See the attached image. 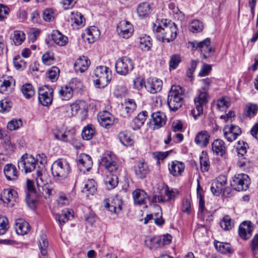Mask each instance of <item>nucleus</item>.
Returning <instances> with one entry per match:
<instances>
[{
    "mask_svg": "<svg viewBox=\"0 0 258 258\" xmlns=\"http://www.w3.org/2000/svg\"><path fill=\"white\" fill-rule=\"evenodd\" d=\"M101 164L108 172L104 179L106 188L108 190L114 188L117 185L118 178L116 173L118 166L114 154L109 153L105 154L101 159Z\"/></svg>",
    "mask_w": 258,
    "mask_h": 258,
    "instance_id": "nucleus-1",
    "label": "nucleus"
},
{
    "mask_svg": "<svg viewBox=\"0 0 258 258\" xmlns=\"http://www.w3.org/2000/svg\"><path fill=\"white\" fill-rule=\"evenodd\" d=\"M177 27L176 25L171 21L165 20L159 25L154 24L153 31L159 41L162 42L169 43L173 41L177 36Z\"/></svg>",
    "mask_w": 258,
    "mask_h": 258,
    "instance_id": "nucleus-2",
    "label": "nucleus"
},
{
    "mask_svg": "<svg viewBox=\"0 0 258 258\" xmlns=\"http://www.w3.org/2000/svg\"><path fill=\"white\" fill-rule=\"evenodd\" d=\"M92 78L96 88H104L111 80V72L106 66H98L94 70Z\"/></svg>",
    "mask_w": 258,
    "mask_h": 258,
    "instance_id": "nucleus-3",
    "label": "nucleus"
},
{
    "mask_svg": "<svg viewBox=\"0 0 258 258\" xmlns=\"http://www.w3.org/2000/svg\"><path fill=\"white\" fill-rule=\"evenodd\" d=\"M208 88H201L194 98L195 108L191 109V114L195 119L203 113V107L208 102Z\"/></svg>",
    "mask_w": 258,
    "mask_h": 258,
    "instance_id": "nucleus-4",
    "label": "nucleus"
},
{
    "mask_svg": "<svg viewBox=\"0 0 258 258\" xmlns=\"http://www.w3.org/2000/svg\"><path fill=\"white\" fill-rule=\"evenodd\" d=\"M36 181L38 186V191L35 197L37 198L43 197L45 199L49 198L55 193L54 185L52 183H45L43 178V175L40 170L36 172Z\"/></svg>",
    "mask_w": 258,
    "mask_h": 258,
    "instance_id": "nucleus-5",
    "label": "nucleus"
},
{
    "mask_svg": "<svg viewBox=\"0 0 258 258\" xmlns=\"http://www.w3.org/2000/svg\"><path fill=\"white\" fill-rule=\"evenodd\" d=\"M51 172L57 180H62L69 174L71 168L69 162L64 159H58L51 166Z\"/></svg>",
    "mask_w": 258,
    "mask_h": 258,
    "instance_id": "nucleus-6",
    "label": "nucleus"
},
{
    "mask_svg": "<svg viewBox=\"0 0 258 258\" xmlns=\"http://www.w3.org/2000/svg\"><path fill=\"white\" fill-rule=\"evenodd\" d=\"M189 43L192 50L200 49L201 56L202 59H207L211 57L215 52V49L210 45L211 39L209 38H207L202 41H194Z\"/></svg>",
    "mask_w": 258,
    "mask_h": 258,
    "instance_id": "nucleus-7",
    "label": "nucleus"
},
{
    "mask_svg": "<svg viewBox=\"0 0 258 258\" xmlns=\"http://www.w3.org/2000/svg\"><path fill=\"white\" fill-rule=\"evenodd\" d=\"M250 184V179L246 174L240 173L235 175L231 181L232 188L238 191L246 190Z\"/></svg>",
    "mask_w": 258,
    "mask_h": 258,
    "instance_id": "nucleus-8",
    "label": "nucleus"
},
{
    "mask_svg": "<svg viewBox=\"0 0 258 258\" xmlns=\"http://www.w3.org/2000/svg\"><path fill=\"white\" fill-rule=\"evenodd\" d=\"M115 67L117 74L125 76L133 71L134 64L130 58L123 56L117 59Z\"/></svg>",
    "mask_w": 258,
    "mask_h": 258,
    "instance_id": "nucleus-9",
    "label": "nucleus"
},
{
    "mask_svg": "<svg viewBox=\"0 0 258 258\" xmlns=\"http://www.w3.org/2000/svg\"><path fill=\"white\" fill-rule=\"evenodd\" d=\"M54 91L48 85H44L38 90V101L43 106H48L52 104Z\"/></svg>",
    "mask_w": 258,
    "mask_h": 258,
    "instance_id": "nucleus-10",
    "label": "nucleus"
},
{
    "mask_svg": "<svg viewBox=\"0 0 258 258\" xmlns=\"http://www.w3.org/2000/svg\"><path fill=\"white\" fill-rule=\"evenodd\" d=\"M36 161L32 156L28 154H25L21 157L18 161V167L25 173H29L33 171L36 167Z\"/></svg>",
    "mask_w": 258,
    "mask_h": 258,
    "instance_id": "nucleus-11",
    "label": "nucleus"
},
{
    "mask_svg": "<svg viewBox=\"0 0 258 258\" xmlns=\"http://www.w3.org/2000/svg\"><path fill=\"white\" fill-rule=\"evenodd\" d=\"M227 176L224 175H219L215 180H214L211 184V190L212 193L216 196H218L222 192L225 194L227 189L225 188L227 184Z\"/></svg>",
    "mask_w": 258,
    "mask_h": 258,
    "instance_id": "nucleus-12",
    "label": "nucleus"
},
{
    "mask_svg": "<svg viewBox=\"0 0 258 258\" xmlns=\"http://www.w3.org/2000/svg\"><path fill=\"white\" fill-rule=\"evenodd\" d=\"M197 197L199 199V216L201 217V218L205 220L206 216L208 217L212 216V214L211 212L208 211L206 209L205 207V200L204 196L203 193V189L201 186L200 183L198 182L197 188Z\"/></svg>",
    "mask_w": 258,
    "mask_h": 258,
    "instance_id": "nucleus-13",
    "label": "nucleus"
},
{
    "mask_svg": "<svg viewBox=\"0 0 258 258\" xmlns=\"http://www.w3.org/2000/svg\"><path fill=\"white\" fill-rule=\"evenodd\" d=\"M223 131L225 139L229 142L235 140L241 134V128L234 124L225 125Z\"/></svg>",
    "mask_w": 258,
    "mask_h": 258,
    "instance_id": "nucleus-14",
    "label": "nucleus"
},
{
    "mask_svg": "<svg viewBox=\"0 0 258 258\" xmlns=\"http://www.w3.org/2000/svg\"><path fill=\"white\" fill-rule=\"evenodd\" d=\"M117 30L120 36L127 39L132 35L134 28L130 22L123 20L118 24Z\"/></svg>",
    "mask_w": 258,
    "mask_h": 258,
    "instance_id": "nucleus-15",
    "label": "nucleus"
},
{
    "mask_svg": "<svg viewBox=\"0 0 258 258\" xmlns=\"http://www.w3.org/2000/svg\"><path fill=\"white\" fill-rule=\"evenodd\" d=\"M253 230L252 223L250 221H243L238 228L239 236L244 240L248 239L252 235Z\"/></svg>",
    "mask_w": 258,
    "mask_h": 258,
    "instance_id": "nucleus-16",
    "label": "nucleus"
},
{
    "mask_svg": "<svg viewBox=\"0 0 258 258\" xmlns=\"http://www.w3.org/2000/svg\"><path fill=\"white\" fill-rule=\"evenodd\" d=\"M152 125L154 130H158L164 126L166 122V116L160 111L154 112L151 114Z\"/></svg>",
    "mask_w": 258,
    "mask_h": 258,
    "instance_id": "nucleus-17",
    "label": "nucleus"
},
{
    "mask_svg": "<svg viewBox=\"0 0 258 258\" xmlns=\"http://www.w3.org/2000/svg\"><path fill=\"white\" fill-rule=\"evenodd\" d=\"M98 120L101 126L108 128L113 124L114 117L109 112L103 111L98 113Z\"/></svg>",
    "mask_w": 258,
    "mask_h": 258,
    "instance_id": "nucleus-18",
    "label": "nucleus"
},
{
    "mask_svg": "<svg viewBox=\"0 0 258 258\" xmlns=\"http://www.w3.org/2000/svg\"><path fill=\"white\" fill-rule=\"evenodd\" d=\"M93 165L91 157L87 154L81 155L78 161V167L79 170L85 173L89 171Z\"/></svg>",
    "mask_w": 258,
    "mask_h": 258,
    "instance_id": "nucleus-19",
    "label": "nucleus"
},
{
    "mask_svg": "<svg viewBox=\"0 0 258 258\" xmlns=\"http://www.w3.org/2000/svg\"><path fill=\"white\" fill-rule=\"evenodd\" d=\"M165 197L162 195H154L152 198V201L155 203H164L173 199L178 194V192L173 189L170 190L168 186L164 189Z\"/></svg>",
    "mask_w": 258,
    "mask_h": 258,
    "instance_id": "nucleus-20",
    "label": "nucleus"
},
{
    "mask_svg": "<svg viewBox=\"0 0 258 258\" xmlns=\"http://www.w3.org/2000/svg\"><path fill=\"white\" fill-rule=\"evenodd\" d=\"M134 169L136 175L140 179L145 178L149 172V169L147 163L143 161L136 162Z\"/></svg>",
    "mask_w": 258,
    "mask_h": 258,
    "instance_id": "nucleus-21",
    "label": "nucleus"
},
{
    "mask_svg": "<svg viewBox=\"0 0 258 258\" xmlns=\"http://www.w3.org/2000/svg\"><path fill=\"white\" fill-rule=\"evenodd\" d=\"M104 207L111 213L117 214L122 210V200L118 197L113 198L110 203L107 200L104 201Z\"/></svg>",
    "mask_w": 258,
    "mask_h": 258,
    "instance_id": "nucleus-22",
    "label": "nucleus"
},
{
    "mask_svg": "<svg viewBox=\"0 0 258 258\" xmlns=\"http://www.w3.org/2000/svg\"><path fill=\"white\" fill-rule=\"evenodd\" d=\"M162 81L160 79L156 78H149L145 87L148 92L155 94L162 89Z\"/></svg>",
    "mask_w": 258,
    "mask_h": 258,
    "instance_id": "nucleus-23",
    "label": "nucleus"
},
{
    "mask_svg": "<svg viewBox=\"0 0 258 258\" xmlns=\"http://www.w3.org/2000/svg\"><path fill=\"white\" fill-rule=\"evenodd\" d=\"M18 197V194L16 190L12 189H5L1 194V200L4 203L14 205V202L16 201Z\"/></svg>",
    "mask_w": 258,
    "mask_h": 258,
    "instance_id": "nucleus-24",
    "label": "nucleus"
},
{
    "mask_svg": "<svg viewBox=\"0 0 258 258\" xmlns=\"http://www.w3.org/2000/svg\"><path fill=\"white\" fill-rule=\"evenodd\" d=\"M90 64V61L87 56H82L78 58L74 66L77 73H83L86 71Z\"/></svg>",
    "mask_w": 258,
    "mask_h": 258,
    "instance_id": "nucleus-25",
    "label": "nucleus"
},
{
    "mask_svg": "<svg viewBox=\"0 0 258 258\" xmlns=\"http://www.w3.org/2000/svg\"><path fill=\"white\" fill-rule=\"evenodd\" d=\"M210 136L206 131L198 133L195 138V143L202 148L206 147L209 143Z\"/></svg>",
    "mask_w": 258,
    "mask_h": 258,
    "instance_id": "nucleus-26",
    "label": "nucleus"
},
{
    "mask_svg": "<svg viewBox=\"0 0 258 258\" xmlns=\"http://www.w3.org/2000/svg\"><path fill=\"white\" fill-rule=\"evenodd\" d=\"M4 173L8 180H16L18 177L16 167L12 163L7 164L5 166Z\"/></svg>",
    "mask_w": 258,
    "mask_h": 258,
    "instance_id": "nucleus-27",
    "label": "nucleus"
},
{
    "mask_svg": "<svg viewBox=\"0 0 258 258\" xmlns=\"http://www.w3.org/2000/svg\"><path fill=\"white\" fill-rule=\"evenodd\" d=\"M184 164L176 160L173 161L169 164V171L170 173L174 176H178L184 169Z\"/></svg>",
    "mask_w": 258,
    "mask_h": 258,
    "instance_id": "nucleus-28",
    "label": "nucleus"
},
{
    "mask_svg": "<svg viewBox=\"0 0 258 258\" xmlns=\"http://www.w3.org/2000/svg\"><path fill=\"white\" fill-rule=\"evenodd\" d=\"M148 113L146 111H143L138 114V116L135 117L131 123V127L133 130L136 131L140 129L141 127L144 124Z\"/></svg>",
    "mask_w": 258,
    "mask_h": 258,
    "instance_id": "nucleus-29",
    "label": "nucleus"
},
{
    "mask_svg": "<svg viewBox=\"0 0 258 258\" xmlns=\"http://www.w3.org/2000/svg\"><path fill=\"white\" fill-rule=\"evenodd\" d=\"M15 229L17 234L24 235L30 231V226L27 222L19 219L16 221Z\"/></svg>",
    "mask_w": 258,
    "mask_h": 258,
    "instance_id": "nucleus-30",
    "label": "nucleus"
},
{
    "mask_svg": "<svg viewBox=\"0 0 258 258\" xmlns=\"http://www.w3.org/2000/svg\"><path fill=\"white\" fill-rule=\"evenodd\" d=\"M212 149L213 152L217 155L223 156L226 153V147L223 140L217 139L212 143Z\"/></svg>",
    "mask_w": 258,
    "mask_h": 258,
    "instance_id": "nucleus-31",
    "label": "nucleus"
},
{
    "mask_svg": "<svg viewBox=\"0 0 258 258\" xmlns=\"http://www.w3.org/2000/svg\"><path fill=\"white\" fill-rule=\"evenodd\" d=\"M133 197L135 204L139 205H144L148 198L147 193L141 189H137L133 192Z\"/></svg>",
    "mask_w": 258,
    "mask_h": 258,
    "instance_id": "nucleus-32",
    "label": "nucleus"
},
{
    "mask_svg": "<svg viewBox=\"0 0 258 258\" xmlns=\"http://www.w3.org/2000/svg\"><path fill=\"white\" fill-rule=\"evenodd\" d=\"M184 96V91L181 87L173 85L168 92V97L183 100Z\"/></svg>",
    "mask_w": 258,
    "mask_h": 258,
    "instance_id": "nucleus-33",
    "label": "nucleus"
},
{
    "mask_svg": "<svg viewBox=\"0 0 258 258\" xmlns=\"http://www.w3.org/2000/svg\"><path fill=\"white\" fill-rule=\"evenodd\" d=\"M51 39L56 44L62 46L68 42V37L63 35L58 30H53L51 33Z\"/></svg>",
    "mask_w": 258,
    "mask_h": 258,
    "instance_id": "nucleus-34",
    "label": "nucleus"
},
{
    "mask_svg": "<svg viewBox=\"0 0 258 258\" xmlns=\"http://www.w3.org/2000/svg\"><path fill=\"white\" fill-rule=\"evenodd\" d=\"M258 111V106L256 104L247 103L243 108V115L246 117L252 118L255 116Z\"/></svg>",
    "mask_w": 258,
    "mask_h": 258,
    "instance_id": "nucleus-35",
    "label": "nucleus"
},
{
    "mask_svg": "<svg viewBox=\"0 0 258 258\" xmlns=\"http://www.w3.org/2000/svg\"><path fill=\"white\" fill-rule=\"evenodd\" d=\"M200 162L202 172H208L210 168V161L207 152L203 151L200 156Z\"/></svg>",
    "mask_w": 258,
    "mask_h": 258,
    "instance_id": "nucleus-36",
    "label": "nucleus"
},
{
    "mask_svg": "<svg viewBox=\"0 0 258 258\" xmlns=\"http://www.w3.org/2000/svg\"><path fill=\"white\" fill-rule=\"evenodd\" d=\"M38 241V246L41 255L43 256H47V249L48 247V241L46 235L44 233H42L40 235V238Z\"/></svg>",
    "mask_w": 258,
    "mask_h": 258,
    "instance_id": "nucleus-37",
    "label": "nucleus"
},
{
    "mask_svg": "<svg viewBox=\"0 0 258 258\" xmlns=\"http://www.w3.org/2000/svg\"><path fill=\"white\" fill-rule=\"evenodd\" d=\"M137 12L140 18H145L151 13L150 6L147 3H141L137 7Z\"/></svg>",
    "mask_w": 258,
    "mask_h": 258,
    "instance_id": "nucleus-38",
    "label": "nucleus"
},
{
    "mask_svg": "<svg viewBox=\"0 0 258 258\" xmlns=\"http://www.w3.org/2000/svg\"><path fill=\"white\" fill-rule=\"evenodd\" d=\"M73 216L71 210L70 209H66L62 211L60 214H56L55 216V220L58 221L60 227L68 221L69 217Z\"/></svg>",
    "mask_w": 258,
    "mask_h": 258,
    "instance_id": "nucleus-39",
    "label": "nucleus"
},
{
    "mask_svg": "<svg viewBox=\"0 0 258 258\" xmlns=\"http://www.w3.org/2000/svg\"><path fill=\"white\" fill-rule=\"evenodd\" d=\"M73 92L68 85L61 87L58 91L59 97L62 100H69L73 97Z\"/></svg>",
    "mask_w": 258,
    "mask_h": 258,
    "instance_id": "nucleus-40",
    "label": "nucleus"
},
{
    "mask_svg": "<svg viewBox=\"0 0 258 258\" xmlns=\"http://www.w3.org/2000/svg\"><path fill=\"white\" fill-rule=\"evenodd\" d=\"M87 39L89 43H93L99 37L100 32L97 28L93 26L86 30Z\"/></svg>",
    "mask_w": 258,
    "mask_h": 258,
    "instance_id": "nucleus-41",
    "label": "nucleus"
},
{
    "mask_svg": "<svg viewBox=\"0 0 258 258\" xmlns=\"http://www.w3.org/2000/svg\"><path fill=\"white\" fill-rule=\"evenodd\" d=\"M70 20L72 23H75L79 27H83L85 22L83 16L80 13L77 12H72L71 13Z\"/></svg>",
    "mask_w": 258,
    "mask_h": 258,
    "instance_id": "nucleus-42",
    "label": "nucleus"
},
{
    "mask_svg": "<svg viewBox=\"0 0 258 258\" xmlns=\"http://www.w3.org/2000/svg\"><path fill=\"white\" fill-rule=\"evenodd\" d=\"M214 246L215 248L222 253L227 254L233 252V250L231 248L230 244L228 243H223L217 241L214 242Z\"/></svg>",
    "mask_w": 258,
    "mask_h": 258,
    "instance_id": "nucleus-43",
    "label": "nucleus"
},
{
    "mask_svg": "<svg viewBox=\"0 0 258 258\" xmlns=\"http://www.w3.org/2000/svg\"><path fill=\"white\" fill-rule=\"evenodd\" d=\"M152 45V39L149 35L145 34L140 38V47L143 50H149Z\"/></svg>",
    "mask_w": 258,
    "mask_h": 258,
    "instance_id": "nucleus-44",
    "label": "nucleus"
},
{
    "mask_svg": "<svg viewBox=\"0 0 258 258\" xmlns=\"http://www.w3.org/2000/svg\"><path fill=\"white\" fill-rule=\"evenodd\" d=\"M183 100L180 99L167 98V104L171 111H176L182 106Z\"/></svg>",
    "mask_w": 258,
    "mask_h": 258,
    "instance_id": "nucleus-45",
    "label": "nucleus"
},
{
    "mask_svg": "<svg viewBox=\"0 0 258 258\" xmlns=\"http://www.w3.org/2000/svg\"><path fill=\"white\" fill-rule=\"evenodd\" d=\"M97 190L96 183L93 179H88L86 181L83 191L88 194L93 195Z\"/></svg>",
    "mask_w": 258,
    "mask_h": 258,
    "instance_id": "nucleus-46",
    "label": "nucleus"
},
{
    "mask_svg": "<svg viewBox=\"0 0 258 258\" xmlns=\"http://www.w3.org/2000/svg\"><path fill=\"white\" fill-rule=\"evenodd\" d=\"M12 81V77L9 78L7 80L4 79L3 81H0V93L8 94L11 92Z\"/></svg>",
    "mask_w": 258,
    "mask_h": 258,
    "instance_id": "nucleus-47",
    "label": "nucleus"
},
{
    "mask_svg": "<svg viewBox=\"0 0 258 258\" xmlns=\"http://www.w3.org/2000/svg\"><path fill=\"white\" fill-rule=\"evenodd\" d=\"M95 133L94 127L92 124H89L84 127L82 132V136L83 139L89 140L93 138Z\"/></svg>",
    "mask_w": 258,
    "mask_h": 258,
    "instance_id": "nucleus-48",
    "label": "nucleus"
},
{
    "mask_svg": "<svg viewBox=\"0 0 258 258\" xmlns=\"http://www.w3.org/2000/svg\"><path fill=\"white\" fill-rule=\"evenodd\" d=\"M118 138L121 143L125 146H131L134 143L130 133L127 132H120L118 134Z\"/></svg>",
    "mask_w": 258,
    "mask_h": 258,
    "instance_id": "nucleus-49",
    "label": "nucleus"
},
{
    "mask_svg": "<svg viewBox=\"0 0 258 258\" xmlns=\"http://www.w3.org/2000/svg\"><path fill=\"white\" fill-rule=\"evenodd\" d=\"M21 91L24 96L27 99L31 98L35 94L34 88L29 83L24 84L21 87Z\"/></svg>",
    "mask_w": 258,
    "mask_h": 258,
    "instance_id": "nucleus-50",
    "label": "nucleus"
},
{
    "mask_svg": "<svg viewBox=\"0 0 258 258\" xmlns=\"http://www.w3.org/2000/svg\"><path fill=\"white\" fill-rule=\"evenodd\" d=\"M220 224L223 229L229 230L233 227L234 223L229 216H225L220 221Z\"/></svg>",
    "mask_w": 258,
    "mask_h": 258,
    "instance_id": "nucleus-51",
    "label": "nucleus"
},
{
    "mask_svg": "<svg viewBox=\"0 0 258 258\" xmlns=\"http://www.w3.org/2000/svg\"><path fill=\"white\" fill-rule=\"evenodd\" d=\"M216 105L218 109L224 111L230 106V100L227 97H223L217 100Z\"/></svg>",
    "mask_w": 258,
    "mask_h": 258,
    "instance_id": "nucleus-52",
    "label": "nucleus"
},
{
    "mask_svg": "<svg viewBox=\"0 0 258 258\" xmlns=\"http://www.w3.org/2000/svg\"><path fill=\"white\" fill-rule=\"evenodd\" d=\"M48 78L52 82H55L59 75V70L56 67H52L47 72Z\"/></svg>",
    "mask_w": 258,
    "mask_h": 258,
    "instance_id": "nucleus-53",
    "label": "nucleus"
},
{
    "mask_svg": "<svg viewBox=\"0 0 258 258\" xmlns=\"http://www.w3.org/2000/svg\"><path fill=\"white\" fill-rule=\"evenodd\" d=\"M9 228L8 218L0 215V235L5 234Z\"/></svg>",
    "mask_w": 258,
    "mask_h": 258,
    "instance_id": "nucleus-54",
    "label": "nucleus"
},
{
    "mask_svg": "<svg viewBox=\"0 0 258 258\" xmlns=\"http://www.w3.org/2000/svg\"><path fill=\"white\" fill-rule=\"evenodd\" d=\"M25 39V34L23 31H14L13 41L16 45H19L21 44Z\"/></svg>",
    "mask_w": 258,
    "mask_h": 258,
    "instance_id": "nucleus-55",
    "label": "nucleus"
},
{
    "mask_svg": "<svg viewBox=\"0 0 258 258\" xmlns=\"http://www.w3.org/2000/svg\"><path fill=\"white\" fill-rule=\"evenodd\" d=\"M68 86L71 88L72 90L74 92L75 90L79 91L81 90L83 84L79 79L73 78L70 81L69 85Z\"/></svg>",
    "mask_w": 258,
    "mask_h": 258,
    "instance_id": "nucleus-56",
    "label": "nucleus"
},
{
    "mask_svg": "<svg viewBox=\"0 0 258 258\" xmlns=\"http://www.w3.org/2000/svg\"><path fill=\"white\" fill-rule=\"evenodd\" d=\"M203 24L202 22L198 20H193L190 25V30L193 32H198L203 29Z\"/></svg>",
    "mask_w": 258,
    "mask_h": 258,
    "instance_id": "nucleus-57",
    "label": "nucleus"
},
{
    "mask_svg": "<svg viewBox=\"0 0 258 258\" xmlns=\"http://www.w3.org/2000/svg\"><path fill=\"white\" fill-rule=\"evenodd\" d=\"M124 109L128 115L131 114L136 109L137 105L133 99H128L124 102Z\"/></svg>",
    "mask_w": 258,
    "mask_h": 258,
    "instance_id": "nucleus-58",
    "label": "nucleus"
},
{
    "mask_svg": "<svg viewBox=\"0 0 258 258\" xmlns=\"http://www.w3.org/2000/svg\"><path fill=\"white\" fill-rule=\"evenodd\" d=\"M181 61V59L179 54H173L171 55L169 63L170 68L172 70H175L177 68Z\"/></svg>",
    "mask_w": 258,
    "mask_h": 258,
    "instance_id": "nucleus-59",
    "label": "nucleus"
},
{
    "mask_svg": "<svg viewBox=\"0 0 258 258\" xmlns=\"http://www.w3.org/2000/svg\"><path fill=\"white\" fill-rule=\"evenodd\" d=\"M12 106V102L8 99H4L0 101V112L2 113L9 112Z\"/></svg>",
    "mask_w": 258,
    "mask_h": 258,
    "instance_id": "nucleus-60",
    "label": "nucleus"
},
{
    "mask_svg": "<svg viewBox=\"0 0 258 258\" xmlns=\"http://www.w3.org/2000/svg\"><path fill=\"white\" fill-rule=\"evenodd\" d=\"M43 62L46 65L52 64L54 60L53 54L50 52L45 53L42 57Z\"/></svg>",
    "mask_w": 258,
    "mask_h": 258,
    "instance_id": "nucleus-61",
    "label": "nucleus"
},
{
    "mask_svg": "<svg viewBox=\"0 0 258 258\" xmlns=\"http://www.w3.org/2000/svg\"><path fill=\"white\" fill-rule=\"evenodd\" d=\"M22 125V121L21 120H12L8 122L7 128L10 131H14L19 128Z\"/></svg>",
    "mask_w": 258,
    "mask_h": 258,
    "instance_id": "nucleus-62",
    "label": "nucleus"
},
{
    "mask_svg": "<svg viewBox=\"0 0 258 258\" xmlns=\"http://www.w3.org/2000/svg\"><path fill=\"white\" fill-rule=\"evenodd\" d=\"M10 12L9 8L3 4H0V21L5 19L9 15Z\"/></svg>",
    "mask_w": 258,
    "mask_h": 258,
    "instance_id": "nucleus-63",
    "label": "nucleus"
},
{
    "mask_svg": "<svg viewBox=\"0 0 258 258\" xmlns=\"http://www.w3.org/2000/svg\"><path fill=\"white\" fill-rule=\"evenodd\" d=\"M253 255L255 257L257 251H258V234H255L253 237L250 244Z\"/></svg>",
    "mask_w": 258,
    "mask_h": 258,
    "instance_id": "nucleus-64",
    "label": "nucleus"
}]
</instances>
